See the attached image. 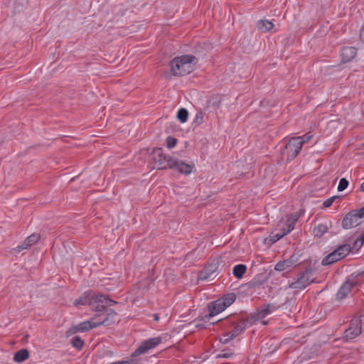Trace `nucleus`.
<instances>
[{
  "instance_id": "1",
  "label": "nucleus",
  "mask_w": 364,
  "mask_h": 364,
  "mask_svg": "<svg viewBox=\"0 0 364 364\" xmlns=\"http://www.w3.org/2000/svg\"><path fill=\"white\" fill-rule=\"evenodd\" d=\"M197 60L192 55H183L174 58L170 63L171 70L175 76L186 75L191 73Z\"/></svg>"
},
{
  "instance_id": "2",
  "label": "nucleus",
  "mask_w": 364,
  "mask_h": 364,
  "mask_svg": "<svg viewBox=\"0 0 364 364\" xmlns=\"http://www.w3.org/2000/svg\"><path fill=\"white\" fill-rule=\"evenodd\" d=\"M303 210H299L297 212L293 213L287 215L279 223V230L270 235V240L272 242H276L282 239L284 235L291 232L295 227V224L299 218L304 214Z\"/></svg>"
},
{
  "instance_id": "3",
  "label": "nucleus",
  "mask_w": 364,
  "mask_h": 364,
  "mask_svg": "<svg viewBox=\"0 0 364 364\" xmlns=\"http://www.w3.org/2000/svg\"><path fill=\"white\" fill-rule=\"evenodd\" d=\"M300 138H291L282 151V159L287 162L294 159L301 150Z\"/></svg>"
},
{
  "instance_id": "4",
  "label": "nucleus",
  "mask_w": 364,
  "mask_h": 364,
  "mask_svg": "<svg viewBox=\"0 0 364 364\" xmlns=\"http://www.w3.org/2000/svg\"><path fill=\"white\" fill-rule=\"evenodd\" d=\"M364 220V206L358 210L347 213L343 219L342 227L344 229H350L361 224Z\"/></svg>"
},
{
  "instance_id": "5",
  "label": "nucleus",
  "mask_w": 364,
  "mask_h": 364,
  "mask_svg": "<svg viewBox=\"0 0 364 364\" xmlns=\"http://www.w3.org/2000/svg\"><path fill=\"white\" fill-rule=\"evenodd\" d=\"M160 158H163L167 164V166L171 168L178 171L183 174H190L194 168L193 165L188 164L182 161L175 159L171 156H163L159 154Z\"/></svg>"
},
{
  "instance_id": "6",
  "label": "nucleus",
  "mask_w": 364,
  "mask_h": 364,
  "mask_svg": "<svg viewBox=\"0 0 364 364\" xmlns=\"http://www.w3.org/2000/svg\"><path fill=\"white\" fill-rule=\"evenodd\" d=\"M313 269L307 268L300 274L296 279L289 284V287L295 289L302 290L314 282L312 278Z\"/></svg>"
},
{
  "instance_id": "7",
  "label": "nucleus",
  "mask_w": 364,
  "mask_h": 364,
  "mask_svg": "<svg viewBox=\"0 0 364 364\" xmlns=\"http://www.w3.org/2000/svg\"><path fill=\"white\" fill-rule=\"evenodd\" d=\"M116 302L102 294L95 295L91 298L89 305L92 310L102 311L107 306H110Z\"/></svg>"
},
{
  "instance_id": "8",
  "label": "nucleus",
  "mask_w": 364,
  "mask_h": 364,
  "mask_svg": "<svg viewBox=\"0 0 364 364\" xmlns=\"http://www.w3.org/2000/svg\"><path fill=\"white\" fill-rule=\"evenodd\" d=\"M162 341V338L160 336L151 338L144 341L139 347L135 350L134 355L145 353L149 350L154 348Z\"/></svg>"
},
{
  "instance_id": "9",
  "label": "nucleus",
  "mask_w": 364,
  "mask_h": 364,
  "mask_svg": "<svg viewBox=\"0 0 364 364\" xmlns=\"http://www.w3.org/2000/svg\"><path fill=\"white\" fill-rule=\"evenodd\" d=\"M357 284L358 279L356 277L353 276L348 277L346 282L340 287L337 293V299L340 300L345 299L350 292L351 289L355 287Z\"/></svg>"
},
{
  "instance_id": "10",
  "label": "nucleus",
  "mask_w": 364,
  "mask_h": 364,
  "mask_svg": "<svg viewBox=\"0 0 364 364\" xmlns=\"http://www.w3.org/2000/svg\"><path fill=\"white\" fill-rule=\"evenodd\" d=\"M246 328L247 321L245 320L240 321L235 326L232 331L225 333L224 338L222 340V342L223 343H228L230 341L234 339L235 338L240 335L242 333H243Z\"/></svg>"
},
{
  "instance_id": "11",
  "label": "nucleus",
  "mask_w": 364,
  "mask_h": 364,
  "mask_svg": "<svg viewBox=\"0 0 364 364\" xmlns=\"http://www.w3.org/2000/svg\"><path fill=\"white\" fill-rule=\"evenodd\" d=\"M345 338L347 340H351L361 333V322L358 318H355L351 321L350 326L345 331Z\"/></svg>"
},
{
  "instance_id": "12",
  "label": "nucleus",
  "mask_w": 364,
  "mask_h": 364,
  "mask_svg": "<svg viewBox=\"0 0 364 364\" xmlns=\"http://www.w3.org/2000/svg\"><path fill=\"white\" fill-rule=\"evenodd\" d=\"M227 307L220 299H218L210 304L209 306V314L203 317L204 321H210V318L214 316L223 312Z\"/></svg>"
},
{
  "instance_id": "13",
  "label": "nucleus",
  "mask_w": 364,
  "mask_h": 364,
  "mask_svg": "<svg viewBox=\"0 0 364 364\" xmlns=\"http://www.w3.org/2000/svg\"><path fill=\"white\" fill-rule=\"evenodd\" d=\"M298 259L296 255L291 256L289 259L278 262L274 269L278 272L289 271L296 265Z\"/></svg>"
},
{
  "instance_id": "14",
  "label": "nucleus",
  "mask_w": 364,
  "mask_h": 364,
  "mask_svg": "<svg viewBox=\"0 0 364 364\" xmlns=\"http://www.w3.org/2000/svg\"><path fill=\"white\" fill-rule=\"evenodd\" d=\"M357 53V50L355 47L346 46L341 49V60L344 63L350 61L355 58Z\"/></svg>"
},
{
  "instance_id": "15",
  "label": "nucleus",
  "mask_w": 364,
  "mask_h": 364,
  "mask_svg": "<svg viewBox=\"0 0 364 364\" xmlns=\"http://www.w3.org/2000/svg\"><path fill=\"white\" fill-rule=\"evenodd\" d=\"M77 326L80 332H86L90 329L100 326V323H97L96 318H92L90 320L80 323Z\"/></svg>"
},
{
  "instance_id": "16",
  "label": "nucleus",
  "mask_w": 364,
  "mask_h": 364,
  "mask_svg": "<svg viewBox=\"0 0 364 364\" xmlns=\"http://www.w3.org/2000/svg\"><path fill=\"white\" fill-rule=\"evenodd\" d=\"M276 309L277 308L274 306L268 304L266 306L262 308L260 310H259L257 314V319H263L267 316L273 313Z\"/></svg>"
},
{
  "instance_id": "17",
  "label": "nucleus",
  "mask_w": 364,
  "mask_h": 364,
  "mask_svg": "<svg viewBox=\"0 0 364 364\" xmlns=\"http://www.w3.org/2000/svg\"><path fill=\"white\" fill-rule=\"evenodd\" d=\"M116 316H117L116 312L110 310V311H109L107 316L103 319L97 320V322L100 323V326H102V325L109 326L114 322V318L116 317Z\"/></svg>"
},
{
  "instance_id": "18",
  "label": "nucleus",
  "mask_w": 364,
  "mask_h": 364,
  "mask_svg": "<svg viewBox=\"0 0 364 364\" xmlns=\"http://www.w3.org/2000/svg\"><path fill=\"white\" fill-rule=\"evenodd\" d=\"M340 257H338L336 250H335L333 252L328 254L326 257H325L322 260V264L323 266L331 264L333 262L338 261Z\"/></svg>"
},
{
  "instance_id": "19",
  "label": "nucleus",
  "mask_w": 364,
  "mask_h": 364,
  "mask_svg": "<svg viewBox=\"0 0 364 364\" xmlns=\"http://www.w3.org/2000/svg\"><path fill=\"white\" fill-rule=\"evenodd\" d=\"M257 27L261 31L267 32L273 28L274 24L272 21L267 19H262L258 21Z\"/></svg>"
},
{
  "instance_id": "20",
  "label": "nucleus",
  "mask_w": 364,
  "mask_h": 364,
  "mask_svg": "<svg viewBox=\"0 0 364 364\" xmlns=\"http://www.w3.org/2000/svg\"><path fill=\"white\" fill-rule=\"evenodd\" d=\"M247 270V267L245 264H239L234 266L232 269L233 275L237 278L241 279Z\"/></svg>"
},
{
  "instance_id": "21",
  "label": "nucleus",
  "mask_w": 364,
  "mask_h": 364,
  "mask_svg": "<svg viewBox=\"0 0 364 364\" xmlns=\"http://www.w3.org/2000/svg\"><path fill=\"white\" fill-rule=\"evenodd\" d=\"M29 353L26 349H21L14 354V360L16 363H21L28 358Z\"/></svg>"
},
{
  "instance_id": "22",
  "label": "nucleus",
  "mask_w": 364,
  "mask_h": 364,
  "mask_svg": "<svg viewBox=\"0 0 364 364\" xmlns=\"http://www.w3.org/2000/svg\"><path fill=\"white\" fill-rule=\"evenodd\" d=\"M336 250L340 259H342L348 255L350 251V246L349 245H343L339 246Z\"/></svg>"
},
{
  "instance_id": "23",
  "label": "nucleus",
  "mask_w": 364,
  "mask_h": 364,
  "mask_svg": "<svg viewBox=\"0 0 364 364\" xmlns=\"http://www.w3.org/2000/svg\"><path fill=\"white\" fill-rule=\"evenodd\" d=\"M220 299L224 304H225V306L228 308L235 301L236 295L234 293H230L226 294Z\"/></svg>"
},
{
  "instance_id": "24",
  "label": "nucleus",
  "mask_w": 364,
  "mask_h": 364,
  "mask_svg": "<svg viewBox=\"0 0 364 364\" xmlns=\"http://www.w3.org/2000/svg\"><path fill=\"white\" fill-rule=\"evenodd\" d=\"M328 226L325 224H318L314 229V233L316 237H321L327 232Z\"/></svg>"
},
{
  "instance_id": "25",
  "label": "nucleus",
  "mask_w": 364,
  "mask_h": 364,
  "mask_svg": "<svg viewBox=\"0 0 364 364\" xmlns=\"http://www.w3.org/2000/svg\"><path fill=\"white\" fill-rule=\"evenodd\" d=\"M188 117V112L186 109L181 108L177 113V118L181 123L187 122Z\"/></svg>"
},
{
  "instance_id": "26",
  "label": "nucleus",
  "mask_w": 364,
  "mask_h": 364,
  "mask_svg": "<svg viewBox=\"0 0 364 364\" xmlns=\"http://www.w3.org/2000/svg\"><path fill=\"white\" fill-rule=\"evenodd\" d=\"M71 344L75 348L80 350L82 348L85 343L80 336H75L71 339Z\"/></svg>"
},
{
  "instance_id": "27",
  "label": "nucleus",
  "mask_w": 364,
  "mask_h": 364,
  "mask_svg": "<svg viewBox=\"0 0 364 364\" xmlns=\"http://www.w3.org/2000/svg\"><path fill=\"white\" fill-rule=\"evenodd\" d=\"M39 240V236L38 235L33 234L31 236L28 237L24 240V244H27V246H31L33 244L36 243Z\"/></svg>"
},
{
  "instance_id": "28",
  "label": "nucleus",
  "mask_w": 364,
  "mask_h": 364,
  "mask_svg": "<svg viewBox=\"0 0 364 364\" xmlns=\"http://www.w3.org/2000/svg\"><path fill=\"white\" fill-rule=\"evenodd\" d=\"M348 186V180L345 178H342L339 181L337 189L338 191H343L347 188Z\"/></svg>"
},
{
  "instance_id": "29",
  "label": "nucleus",
  "mask_w": 364,
  "mask_h": 364,
  "mask_svg": "<svg viewBox=\"0 0 364 364\" xmlns=\"http://www.w3.org/2000/svg\"><path fill=\"white\" fill-rule=\"evenodd\" d=\"M295 138H300L301 145L303 146L304 144L309 141L313 138V134L310 133H307L300 136H295Z\"/></svg>"
},
{
  "instance_id": "30",
  "label": "nucleus",
  "mask_w": 364,
  "mask_h": 364,
  "mask_svg": "<svg viewBox=\"0 0 364 364\" xmlns=\"http://www.w3.org/2000/svg\"><path fill=\"white\" fill-rule=\"evenodd\" d=\"M364 243V233L360 235L354 242V246L356 248H360Z\"/></svg>"
},
{
  "instance_id": "31",
  "label": "nucleus",
  "mask_w": 364,
  "mask_h": 364,
  "mask_svg": "<svg viewBox=\"0 0 364 364\" xmlns=\"http://www.w3.org/2000/svg\"><path fill=\"white\" fill-rule=\"evenodd\" d=\"M166 142H167V147L168 149H171L176 146V144L177 143V140H176V139H175L173 137L168 136L167 139H166Z\"/></svg>"
},
{
  "instance_id": "32",
  "label": "nucleus",
  "mask_w": 364,
  "mask_h": 364,
  "mask_svg": "<svg viewBox=\"0 0 364 364\" xmlns=\"http://www.w3.org/2000/svg\"><path fill=\"white\" fill-rule=\"evenodd\" d=\"M233 353L232 352H226V351H222L220 354L217 355L218 358H231L233 356Z\"/></svg>"
},
{
  "instance_id": "33",
  "label": "nucleus",
  "mask_w": 364,
  "mask_h": 364,
  "mask_svg": "<svg viewBox=\"0 0 364 364\" xmlns=\"http://www.w3.org/2000/svg\"><path fill=\"white\" fill-rule=\"evenodd\" d=\"M336 199V196H332L323 201V205L324 208L330 207Z\"/></svg>"
},
{
  "instance_id": "34",
  "label": "nucleus",
  "mask_w": 364,
  "mask_h": 364,
  "mask_svg": "<svg viewBox=\"0 0 364 364\" xmlns=\"http://www.w3.org/2000/svg\"><path fill=\"white\" fill-rule=\"evenodd\" d=\"M30 246H27V244H24V242L20 245H18L15 249H14V251L16 253H19L20 252H21L23 250H25V249H27Z\"/></svg>"
},
{
  "instance_id": "35",
  "label": "nucleus",
  "mask_w": 364,
  "mask_h": 364,
  "mask_svg": "<svg viewBox=\"0 0 364 364\" xmlns=\"http://www.w3.org/2000/svg\"><path fill=\"white\" fill-rule=\"evenodd\" d=\"M77 332H80V330H78V326H75L72 328H70L68 331H67V336H71L73 334H75Z\"/></svg>"
},
{
  "instance_id": "36",
  "label": "nucleus",
  "mask_w": 364,
  "mask_h": 364,
  "mask_svg": "<svg viewBox=\"0 0 364 364\" xmlns=\"http://www.w3.org/2000/svg\"><path fill=\"white\" fill-rule=\"evenodd\" d=\"M209 323V321H204L202 318L200 321H197V323H196V327L201 329L205 328L206 327V325L205 323Z\"/></svg>"
},
{
  "instance_id": "37",
  "label": "nucleus",
  "mask_w": 364,
  "mask_h": 364,
  "mask_svg": "<svg viewBox=\"0 0 364 364\" xmlns=\"http://www.w3.org/2000/svg\"><path fill=\"white\" fill-rule=\"evenodd\" d=\"M203 117L204 115L203 112H198L196 115L195 120L196 121L197 123L201 124L203 121Z\"/></svg>"
},
{
  "instance_id": "38",
  "label": "nucleus",
  "mask_w": 364,
  "mask_h": 364,
  "mask_svg": "<svg viewBox=\"0 0 364 364\" xmlns=\"http://www.w3.org/2000/svg\"><path fill=\"white\" fill-rule=\"evenodd\" d=\"M109 364H134L133 360H119L111 363Z\"/></svg>"
},
{
  "instance_id": "39",
  "label": "nucleus",
  "mask_w": 364,
  "mask_h": 364,
  "mask_svg": "<svg viewBox=\"0 0 364 364\" xmlns=\"http://www.w3.org/2000/svg\"><path fill=\"white\" fill-rule=\"evenodd\" d=\"M74 304L76 306H77V305H85V304H86V301H85L84 299L81 298L80 299L75 300Z\"/></svg>"
},
{
  "instance_id": "40",
  "label": "nucleus",
  "mask_w": 364,
  "mask_h": 364,
  "mask_svg": "<svg viewBox=\"0 0 364 364\" xmlns=\"http://www.w3.org/2000/svg\"><path fill=\"white\" fill-rule=\"evenodd\" d=\"M360 38L361 41L364 43V24L363 25L360 31Z\"/></svg>"
},
{
  "instance_id": "41",
  "label": "nucleus",
  "mask_w": 364,
  "mask_h": 364,
  "mask_svg": "<svg viewBox=\"0 0 364 364\" xmlns=\"http://www.w3.org/2000/svg\"><path fill=\"white\" fill-rule=\"evenodd\" d=\"M336 124V122H334V121H331V122H329L328 123V126L329 127H334V125H335Z\"/></svg>"
},
{
  "instance_id": "42",
  "label": "nucleus",
  "mask_w": 364,
  "mask_h": 364,
  "mask_svg": "<svg viewBox=\"0 0 364 364\" xmlns=\"http://www.w3.org/2000/svg\"><path fill=\"white\" fill-rule=\"evenodd\" d=\"M154 319L156 321H158L159 320V315L157 314H154Z\"/></svg>"
},
{
  "instance_id": "43",
  "label": "nucleus",
  "mask_w": 364,
  "mask_h": 364,
  "mask_svg": "<svg viewBox=\"0 0 364 364\" xmlns=\"http://www.w3.org/2000/svg\"><path fill=\"white\" fill-rule=\"evenodd\" d=\"M360 191H364V181L360 185Z\"/></svg>"
},
{
  "instance_id": "44",
  "label": "nucleus",
  "mask_w": 364,
  "mask_h": 364,
  "mask_svg": "<svg viewBox=\"0 0 364 364\" xmlns=\"http://www.w3.org/2000/svg\"><path fill=\"white\" fill-rule=\"evenodd\" d=\"M262 323H263L264 325H267V321H262Z\"/></svg>"
},
{
  "instance_id": "45",
  "label": "nucleus",
  "mask_w": 364,
  "mask_h": 364,
  "mask_svg": "<svg viewBox=\"0 0 364 364\" xmlns=\"http://www.w3.org/2000/svg\"><path fill=\"white\" fill-rule=\"evenodd\" d=\"M206 278H207V277H201L202 279H205Z\"/></svg>"
}]
</instances>
